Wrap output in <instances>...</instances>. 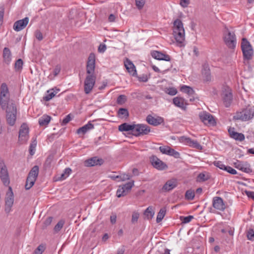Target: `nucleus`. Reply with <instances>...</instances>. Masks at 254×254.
I'll return each instance as SVG.
<instances>
[{
  "instance_id": "f257e3e1",
  "label": "nucleus",
  "mask_w": 254,
  "mask_h": 254,
  "mask_svg": "<svg viewBox=\"0 0 254 254\" xmlns=\"http://www.w3.org/2000/svg\"><path fill=\"white\" fill-rule=\"evenodd\" d=\"M173 35L178 46L182 47L185 46V29L182 21L179 19L174 22Z\"/></svg>"
},
{
  "instance_id": "f03ea898",
  "label": "nucleus",
  "mask_w": 254,
  "mask_h": 254,
  "mask_svg": "<svg viewBox=\"0 0 254 254\" xmlns=\"http://www.w3.org/2000/svg\"><path fill=\"white\" fill-rule=\"evenodd\" d=\"M15 104L10 100V94L7 85L2 83L0 86V106L2 110L10 105Z\"/></svg>"
},
{
  "instance_id": "7ed1b4c3",
  "label": "nucleus",
  "mask_w": 254,
  "mask_h": 254,
  "mask_svg": "<svg viewBox=\"0 0 254 254\" xmlns=\"http://www.w3.org/2000/svg\"><path fill=\"white\" fill-rule=\"evenodd\" d=\"M223 40L225 44L229 48L234 49L236 45L237 40L235 33L225 27L223 31Z\"/></svg>"
},
{
  "instance_id": "20e7f679",
  "label": "nucleus",
  "mask_w": 254,
  "mask_h": 254,
  "mask_svg": "<svg viewBox=\"0 0 254 254\" xmlns=\"http://www.w3.org/2000/svg\"><path fill=\"white\" fill-rule=\"evenodd\" d=\"M3 110H5L6 112V119L7 124L10 126H14L16 122L17 115V109L15 104L10 105Z\"/></svg>"
},
{
  "instance_id": "39448f33",
  "label": "nucleus",
  "mask_w": 254,
  "mask_h": 254,
  "mask_svg": "<svg viewBox=\"0 0 254 254\" xmlns=\"http://www.w3.org/2000/svg\"><path fill=\"white\" fill-rule=\"evenodd\" d=\"M241 49L245 60H250L253 55V49L250 42L246 38H243L241 43Z\"/></svg>"
},
{
  "instance_id": "423d86ee",
  "label": "nucleus",
  "mask_w": 254,
  "mask_h": 254,
  "mask_svg": "<svg viewBox=\"0 0 254 254\" xmlns=\"http://www.w3.org/2000/svg\"><path fill=\"white\" fill-rule=\"evenodd\" d=\"M254 116V111L251 109H245L241 112H237L234 119L247 121L252 119Z\"/></svg>"
},
{
  "instance_id": "0eeeda50",
  "label": "nucleus",
  "mask_w": 254,
  "mask_h": 254,
  "mask_svg": "<svg viewBox=\"0 0 254 254\" xmlns=\"http://www.w3.org/2000/svg\"><path fill=\"white\" fill-rule=\"evenodd\" d=\"M150 132V127L145 124H134L133 135L139 136L148 134Z\"/></svg>"
},
{
  "instance_id": "6e6552de",
  "label": "nucleus",
  "mask_w": 254,
  "mask_h": 254,
  "mask_svg": "<svg viewBox=\"0 0 254 254\" xmlns=\"http://www.w3.org/2000/svg\"><path fill=\"white\" fill-rule=\"evenodd\" d=\"M14 195L12 188L9 187L8 191L6 192L5 198V212L8 214L11 210V207L13 204Z\"/></svg>"
},
{
  "instance_id": "1a4fd4ad",
  "label": "nucleus",
  "mask_w": 254,
  "mask_h": 254,
  "mask_svg": "<svg viewBox=\"0 0 254 254\" xmlns=\"http://www.w3.org/2000/svg\"><path fill=\"white\" fill-rule=\"evenodd\" d=\"M95 75H87L85 78L84 84V90L86 94H89L93 89L96 81Z\"/></svg>"
},
{
  "instance_id": "9d476101",
  "label": "nucleus",
  "mask_w": 254,
  "mask_h": 254,
  "mask_svg": "<svg viewBox=\"0 0 254 254\" xmlns=\"http://www.w3.org/2000/svg\"><path fill=\"white\" fill-rule=\"evenodd\" d=\"M199 117L200 120L204 124L208 126H214L216 122L214 117L206 112H202L199 113Z\"/></svg>"
},
{
  "instance_id": "9b49d317",
  "label": "nucleus",
  "mask_w": 254,
  "mask_h": 254,
  "mask_svg": "<svg viewBox=\"0 0 254 254\" xmlns=\"http://www.w3.org/2000/svg\"><path fill=\"white\" fill-rule=\"evenodd\" d=\"M0 178L5 186L9 184V178L7 167L3 160H0Z\"/></svg>"
},
{
  "instance_id": "f8f14e48",
  "label": "nucleus",
  "mask_w": 254,
  "mask_h": 254,
  "mask_svg": "<svg viewBox=\"0 0 254 254\" xmlns=\"http://www.w3.org/2000/svg\"><path fill=\"white\" fill-rule=\"evenodd\" d=\"M29 139V127L26 124L21 125L18 135V141L20 143H26Z\"/></svg>"
},
{
  "instance_id": "ddd939ff",
  "label": "nucleus",
  "mask_w": 254,
  "mask_h": 254,
  "mask_svg": "<svg viewBox=\"0 0 254 254\" xmlns=\"http://www.w3.org/2000/svg\"><path fill=\"white\" fill-rule=\"evenodd\" d=\"M213 207L219 211H224L227 207L226 203L220 196H215L212 199Z\"/></svg>"
},
{
  "instance_id": "4468645a",
  "label": "nucleus",
  "mask_w": 254,
  "mask_h": 254,
  "mask_svg": "<svg viewBox=\"0 0 254 254\" xmlns=\"http://www.w3.org/2000/svg\"><path fill=\"white\" fill-rule=\"evenodd\" d=\"M95 68V56L91 53L88 58L86 64V73L88 75H94Z\"/></svg>"
},
{
  "instance_id": "2eb2a0df",
  "label": "nucleus",
  "mask_w": 254,
  "mask_h": 254,
  "mask_svg": "<svg viewBox=\"0 0 254 254\" xmlns=\"http://www.w3.org/2000/svg\"><path fill=\"white\" fill-rule=\"evenodd\" d=\"M150 161L152 166L158 170H164L168 168L167 165L156 156H151Z\"/></svg>"
},
{
  "instance_id": "dca6fc26",
  "label": "nucleus",
  "mask_w": 254,
  "mask_h": 254,
  "mask_svg": "<svg viewBox=\"0 0 254 254\" xmlns=\"http://www.w3.org/2000/svg\"><path fill=\"white\" fill-rule=\"evenodd\" d=\"M222 98L224 104L226 107L230 106L232 101V93L229 88H227L223 91Z\"/></svg>"
},
{
  "instance_id": "f3484780",
  "label": "nucleus",
  "mask_w": 254,
  "mask_h": 254,
  "mask_svg": "<svg viewBox=\"0 0 254 254\" xmlns=\"http://www.w3.org/2000/svg\"><path fill=\"white\" fill-rule=\"evenodd\" d=\"M234 165L237 169L244 172L248 173L252 171L250 164L247 162H241L237 160L234 163Z\"/></svg>"
},
{
  "instance_id": "a211bd4d",
  "label": "nucleus",
  "mask_w": 254,
  "mask_h": 254,
  "mask_svg": "<svg viewBox=\"0 0 254 254\" xmlns=\"http://www.w3.org/2000/svg\"><path fill=\"white\" fill-rule=\"evenodd\" d=\"M180 140L182 142L191 147L198 149L202 148L201 145L196 140H192L190 137L182 136L181 137Z\"/></svg>"
},
{
  "instance_id": "6ab92c4d",
  "label": "nucleus",
  "mask_w": 254,
  "mask_h": 254,
  "mask_svg": "<svg viewBox=\"0 0 254 254\" xmlns=\"http://www.w3.org/2000/svg\"><path fill=\"white\" fill-rule=\"evenodd\" d=\"M28 22L29 18L27 17L22 19L17 20L14 23L13 29L17 32L20 31L26 27Z\"/></svg>"
},
{
  "instance_id": "aec40b11",
  "label": "nucleus",
  "mask_w": 254,
  "mask_h": 254,
  "mask_svg": "<svg viewBox=\"0 0 254 254\" xmlns=\"http://www.w3.org/2000/svg\"><path fill=\"white\" fill-rule=\"evenodd\" d=\"M124 64L128 72L130 75L133 76H136L137 75V71L135 66L130 60L128 59H126L124 62Z\"/></svg>"
},
{
  "instance_id": "412c9836",
  "label": "nucleus",
  "mask_w": 254,
  "mask_h": 254,
  "mask_svg": "<svg viewBox=\"0 0 254 254\" xmlns=\"http://www.w3.org/2000/svg\"><path fill=\"white\" fill-rule=\"evenodd\" d=\"M151 55L153 58L158 60H163L168 62L171 60L169 55L157 51H152Z\"/></svg>"
},
{
  "instance_id": "4be33fe9",
  "label": "nucleus",
  "mask_w": 254,
  "mask_h": 254,
  "mask_svg": "<svg viewBox=\"0 0 254 254\" xmlns=\"http://www.w3.org/2000/svg\"><path fill=\"white\" fill-rule=\"evenodd\" d=\"M146 121L149 124L154 126H157L164 122L163 118L160 117L155 118L150 115L147 116Z\"/></svg>"
},
{
  "instance_id": "5701e85b",
  "label": "nucleus",
  "mask_w": 254,
  "mask_h": 254,
  "mask_svg": "<svg viewBox=\"0 0 254 254\" xmlns=\"http://www.w3.org/2000/svg\"><path fill=\"white\" fill-rule=\"evenodd\" d=\"M102 159L99 158L97 157H94L87 159L85 161V165L87 167L94 166L95 165H101L103 163Z\"/></svg>"
},
{
  "instance_id": "b1692460",
  "label": "nucleus",
  "mask_w": 254,
  "mask_h": 254,
  "mask_svg": "<svg viewBox=\"0 0 254 254\" xmlns=\"http://www.w3.org/2000/svg\"><path fill=\"white\" fill-rule=\"evenodd\" d=\"M177 182L176 180H170L167 181L165 185L163 186V188H162V190L164 192L169 191L174 189L177 187Z\"/></svg>"
},
{
  "instance_id": "393cba45",
  "label": "nucleus",
  "mask_w": 254,
  "mask_h": 254,
  "mask_svg": "<svg viewBox=\"0 0 254 254\" xmlns=\"http://www.w3.org/2000/svg\"><path fill=\"white\" fill-rule=\"evenodd\" d=\"M173 102L176 106L184 110L186 109L187 103L184 98L180 97H176L173 99Z\"/></svg>"
},
{
  "instance_id": "a878e982",
  "label": "nucleus",
  "mask_w": 254,
  "mask_h": 254,
  "mask_svg": "<svg viewBox=\"0 0 254 254\" xmlns=\"http://www.w3.org/2000/svg\"><path fill=\"white\" fill-rule=\"evenodd\" d=\"M228 132L230 137L236 140L242 141L245 139L244 135L242 133H238L235 131L234 128H230L228 129Z\"/></svg>"
},
{
  "instance_id": "bb28decb",
  "label": "nucleus",
  "mask_w": 254,
  "mask_h": 254,
  "mask_svg": "<svg viewBox=\"0 0 254 254\" xmlns=\"http://www.w3.org/2000/svg\"><path fill=\"white\" fill-rule=\"evenodd\" d=\"M202 74L203 75L204 80L209 81L211 79L210 71L207 64L203 65L202 69Z\"/></svg>"
},
{
  "instance_id": "cd10ccee",
  "label": "nucleus",
  "mask_w": 254,
  "mask_h": 254,
  "mask_svg": "<svg viewBox=\"0 0 254 254\" xmlns=\"http://www.w3.org/2000/svg\"><path fill=\"white\" fill-rule=\"evenodd\" d=\"M2 57L5 63L8 64L11 61V53L8 48H4L3 50Z\"/></svg>"
},
{
  "instance_id": "c85d7f7f",
  "label": "nucleus",
  "mask_w": 254,
  "mask_h": 254,
  "mask_svg": "<svg viewBox=\"0 0 254 254\" xmlns=\"http://www.w3.org/2000/svg\"><path fill=\"white\" fill-rule=\"evenodd\" d=\"M60 91L59 89H51L47 91V95L43 98L44 100L46 101H49L59 92Z\"/></svg>"
},
{
  "instance_id": "c756f323",
  "label": "nucleus",
  "mask_w": 254,
  "mask_h": 254,
  "mask_svg": "<svg viewBox=\"0 0 254 254\" xmlns=\"http://www.w3.org/2000/svg\"><path fill=\"white\" fill-rule=\"evenodd\" d=\"M94 128V125L90 122H88V124L84 125L81 127L79 128L77 130L78 134L82 133L83 134L87 132L89 130L93 129Z\"/></svg>"
},
{
  "instance_id": "7c9ffc66",
  "label": "nucleus",
  "mask_w": 254,
  "mask_h": 254,
  "mask_svg": "<svg viewBox=\"0 0 254 254\" xmlns=\"http://www.w3.org/2000/svg\"><path fill=\"white\" fill-rule=\"evenodd\" d=\"M39 174V167L37 165L34 166L29 173L28 178L36 180Z\"/></svg>"
},
{
  "instance_id": "2f4dec72",
  "label": "nucleus",
  "mask_w": 254,
  "mask_h": 254,
  "mask_svg": "<svg viewBox=\"0 0 254 254\" xmlns=\"http://www.w3.org/2000/svg\"><path fill=\"white\" fill-rule=\"evenodd\" d=\"M134 124L128 125L127 123H124L119 127V130L121 131H131L132 134L133 133Z\"/></svg>"
},
{
  "instance_id": "473e14b6",
  "label": "nucleus",
  "mask_w": 254,
  "mask_h": 254,
  "mask_svg": "<svg viewBox=\"0 0 254 254\" xmlns=\"http://www.w3.org/2000/svg\"><path fill=\"white\" fill-rule=\"evenodd\" d=\"M51 117L49 116L43 115L39 119V124L41 126H47L50 122Z\"/></svg>"
},
{
  "instance_id": "72a5a7b5",
  "label": "nucleus",
  "mask_w": 254,
  "mask_h": 254,
  "mask_svg": "<svg viewBox=\"0 0 254 254\" xmlns=\"http://www.w3.org/2000/svg\"><path fill=\"white\" fill-rule=\"evenodd\" d=\"M118 116L121 118L128 117L129 116L128 110L126 108H120L118 110Z\"/></svg>"
},
{
  "instance_id": "f704fd0d",
  "label": "nucleus",
  "mask_w": 254,
  "mask_h": 254,
  "mask_svg": "<svg viewBox=\"0 0 254 254\" xmlns=\"http://www.w3.org/2000/svg\"><path fill=\"white\" fill-rule=\"evenodd\" d=\"M181 91L183 92L187 93L189 95H192L194 94V90L190 86L183 85L181 88Z\"/></svg>"
},
{
  "instance_id": "c9c22d12",
  "label": "nucleus",
  "mask_w": 254,
  "mask_h": 254,
  "mask_svg": "<svg viewBox=\"0 0 254 254\" xmlns=\"http://www.w3.org/2000/svg\"><path fill=\"white\" fill-rule=\"evenodd\" d=\"M166 209L165 208H161L159 212H158L157 218H156V222L157 223H159L162 221V220L164 217L165 214H166Z\"/></svg>"
},
{
  "instance_id": "e433bc0d",
  "label": "nucleus",
  "mask_w": 254,
  "mask_h": 254,
  "mask_svg": "<svg viewBox=\"0 0 254 254\" xmlns=\"http://www.w3.org/2000/svg\"><path fill=\"white\" fill-rule=\"evenodd\" d=\"M164 92L171 96H174L175 95L178 91L176 88L175 87H169V88H166L164 89Z\"/></svg>"
},
{
  "instance_id": "4c0bfd02",
  "label": "nucleus",
  "mask_w": 254,
  "mask_h": 254,
  "mask_svg": "<svg viewBox=\"0 0 254 254\" xmlns=\"http://www.w3.org/2000/svg\"><path fill=\"white\" fill-rule=\"evenodd\" d=\"M134 186V181H132L131 182H128L125 185L122 186L123 188L124 189L125 192L127 194L128 191L131 189L132 187Z\"/></svg>"
},
{
  "instance_id": "58836bf2",
  "label": "nucleus",
  "mask_w": 254,
  "mask_h": 254,
  "mask_svg": "<svg viewBox=\"0 0 254 254\" xmlns=\"http://www.w3.org/2000/svg\"><path fill=\"white\" fill-rule=\"evenodd\" d=\"M144 214L148 217V219H151L154 214V212L152 207H148L145 211Z\"/></svg>"
},
{
  "instance_id": "ea45409f",
  "label": "nucleus",
  "mask_w": 254,
  "mask_h": 254,
  "mask_svg": "<svg viewBox=\"0 0 254 254\" xmlns=\"http://www.w3.org/2000/svg\"><path fill=\"white\" fill-rule=\"evenodd\" d=\"M23 63V61L19 59L17 60L14 64V68L16 71H19L22 69Z\"/></svg>"
},
{
  "instance_id": "a19ab883",
  "label": "nucleus",
  "mask_w": 254,
  "mask_h": 254,
  "mask_svg": "<svg viewBox=\"0 0 254 254\" xmlns=\"http://www.w3.org/2000/svg\"><path fill=\"white\" fill-rule=\"evenodd\" d=\"M64 224V221L63 220H61L58 222V223L56 224L54 228V230L55 233L59 232L62 228L63 227V226Z\"/></svg>"
},
{
  "instance_id": "79ce46f5",
  "label": "nucleus",
  "mask_w": 254,
  "mask_h": 254,
  "mask_svg": "<svg viewBox=\"0 0 254 254\" xmlns=\"http://www.w3.org/2000/svg\"><path fill=\"white\" fill-rule=\"evenodd\" d=\"M35 181L36 180L27 178L25 186L26 190H29L34 185Z\"/></svg>"
},
{
  "instance_id": "37998d69",
  "label": "nucleus",
  "mask_w": 254,
  "mask_h": 254,
  "mask_svg": "<svg viewBox=\"0 0 254 254\" xmlns=\"http://www.w3.org/2000/svg\"><path fill=\"white\" fill-rule=\"evenodd\" d=\"M45 250V246L43 244H41L35 250L33 254H42Z\"/></svg>"
},
{
  "instance_id": "c03bdc74",
  "label": "nucleus",
  "mask_w": 254,
  "mask_h": 254,
  "mask_svg": "<svg viewBox=\"0 0 254 254\" xmlns=\"http://www.w3.org/2000/svg\"><path fill=\"white\" fill-rule=\"evenodd\" d=\"M194 197V192L191 190H188L185 194V197L188 200H192Z\"/></svg>"
},
{
  "instance_id": "a18cd8bd",
  "label": "nucleus",
  "mask_w": 254,
  "mask_h": 254,
  "mask_svg": "<svg viewBox=\"0 0 254 254\" xmlns=\"http://www.w3.org/2000/svg\"><path fill=\"white\" fill-rule=\"evenodd\" d=\"M247 237L248 240L254 241V230L253 229H250L247 232Z\"/></svg>"
},
{
  "instance_id": "49530a36",
  "label": "nucleus",
  "mask_w": 254,
  "mask_h": 254,
  "mask_svg": "<svg viewBox=\"0 0 254 254\" xmlns=\"http://www.w3.org/2000/svg\"><path fill=\"white\" fill-rule=\"evenodd\" d=\"M71 170L69 168L65 169L64 173L61 175V180H64L66 179L69 175L71 173Z\"/></svg>"
},
{
  "instance_id": "de8ad7c7",
  "label": "nucleus",
  "mask_w": 254,
  "mask_h": 254,
  "mask_svg": "<svg viewBox=\"0 0 254 254\" xmlns=\"http://www.w3.org/2000/svg\"><path fill=\"white\" fill-rule=\"evenodd\" d=\"M127 101V97L124 95H120L117 100V103L120 105H123Z\"/></svg>"
},
{
  "instance_id": "09e8293b",
  "label": "nucleus",
  "mask_w": 254,
  "mask_h": 254,
  "mask_svg": "<svg viewBox=\"0 0 254 254\" xmlns=\"http://www.w3.org/2000/svg\"><path fill=\"white\" fill-rule=\"evenodd\" d=\"M126 195H127V193L125 192L124 189H123L122 187H120L117 191V196L118 197H121Z\"/></svg>"
},
{
  "instance_id": "8fccbe9b",
  "label": "nucleus",
  "mask_w": 254,
  "mask_h": 254,
  "mask_svg": "<svg viewBox=\"0 0 254 254\" xmlns=\"http://www.w3.org/2000/svg\"><path fill=\"white\" fill-rule=\"evenodd\" d=\"M171 147L168 146H162L159 147V150L163 154L168 155Z\"/></svg>"
},
{
  "instance_id": "3c124183",
  "label": "nucleus",
  "mask_w": 254,
  "mask_h": 254,
  "mask_svg": "<svg viewBox=\"0 0 254 254\" xmlns=\"http://www.w3.org/2000/svg\"><path fill=\"white\" fill-rule=\"evenodd\" d=\"M145 3V0H135V5L138 9H141Z\"/></svg>"
},
{
  "instance_id": "603ef678",
  "label": "nucleus",
  "mask_w": 254,
  "mask_h": 254,
  "mask_svg": "<svg viewBox=\"0 0 254 254\" xmlns=\"http://www.w3.org/2000/svg\"><path fill=\"white\" fill-rule=\"evenodd\" d=\"M52 220V217H48L47 218H46L43 223V228L45 229L48 226H49L51 224Z\"/></svg>"
},
{
  "instance_id": "864d4df0",
  "label": "nucleus",
  "mask_w": 254,
  "mask_h": 254,
  "mask_svg": "<svg viewBox=\"0 0 254 254\" xmlns=\"http://www.w3.org/2000/svg\"><path fill=\"white\" fill-rule=\"evenodd\" d=\"M36 145H37V142L36 140L33 141L31 143L30 146L29 151H30V154L31 155H33L34 154Z\"/></svg>"
},
{
  "instance_id": "5fc2aeb1",
  "label": "nucleus",
  "mask_w": 254,
  "mask_h": 254,
  "mask_svg": "<svg viewBox=\"0 0 254 254\" xmlns=\"http://www.w3.org/2000/svg\"><path fill=\"white\" fill-rule=\"evenodd\" d=\"M213 164L216 167L220 168L221 170H225V169L226 167V166H225L221 161H215L213 162Z\"/></svg>"
},
{
  "instance_id": "6e6d98bb",
  "label": "nucleus",
  "mask_w": 254,
  "mask_h": 254,
  "mask_svg": "<svg viewBox=\"0 0 254 254\" xmlns=\"http://www.w3.org/2000/svg\"><path fill=\"white\" fill-rule=\"evenodd\" d=\"M168 155L172 156L176 158H178L180 157V154L178 152L171 148Z\"/></svg>"
},
{
  "instance_id": "4d7b16f0",
  "label": "nucleus",
  "mask_w": 254,
  "mask_h": 254,
  "mask_svg": "<svg viewBox=\"0 0 254 254\" xmlns=\"http://www.w3.org/2000/svg\"><path fill=\"white\" fill-rule=\"evenodd\" d=\"M193 218V216L189 215L186 217H181V219L183 223H188Z\"/></svg>"
},
{
  "instance_id": "13d9d810",
  "label": "nucleus",
  "mask_w": 254,
  "mask_h": 254,
  "mask_svg": "<svg viewBox=\"0 0 254 254\" xmlns=\"http://www.w3.org/2000/svg\"><path fill=\"white\" fill-rule=\"evenodd\" d=\"M139 214L138 212H133L132 214L131 217V222L132 223H135L137 222L138 219L139 218Z\"/></svg>"
},
{
  "instance_id": "bf43d9fd",
  "label": "nucleus",
  "mask_w": 254,
  "mask_h": 254,
  "mask_svg": "<svg viewBox=\"0 0 254 254\" xmlns=\"http://www.w3.org/2000/svg\"><path fill=\"white\" fill-rule=\"evenodd\" d=\"M208 179V177L204 173H200L197 176V180L199 181H205Z\"/></svg>"
},
{
  "instance_id": "052dcab7",
  "label": "nucleus",
  "mask_w": 254,
  "mask_h": 254,
  "mask_svg": "<svg viewBox=\"0 0 254 254\" xmlns=\"http://www.w3.org/2000/svg\"><path fill=\"white\" fill-rule=\"evenodd\" d=\"M224 170L233 175H235L237 173L236 170L230 166H226Z\"/></svg>"
},
{
  "instance_id": "680f3d73",
  "label": "nucleus",
  "mask_w": 254,
  "mask_h": 254,
  "mask_svg": "<svg viewBox=\"0 0 254 254\" xmlns=\"http://www.w3.org/2000/svg\"><path fill=\"white\" fill-rule=\"evenodd\" d=\"M35 35L39 41H41L43 39V34L40 30H36Z\"/></svg>"
},
{
  "instance_id": "e2e57ef3",
  "label": "nucleus",
  "mask_w": 254,
  "mask_h": 254,
  "mask_svg": "<svg viewBox=\"0 0 254 254\" xmlns=\"http://www.w3.org/2000/svg\"><path fill=\"white\" fill-rule=\"evenodd\" d=\"M130 176L127 174H122L119 175V179L120 181H125L126 180H129Z\"/></svg>"
},
{
  "instance_id": "0e129e2a",
  "label": "nucleus",
  "mask_w": 254,
  "mask_h": 254,
  "mask_svg": "<svg viewBox=\"0 0 254 254\" xmlns=\"http://www.w3.org/2000/svg\"><path fill=\"white\" fill-rule=\"evenodd\" d=\"M138 80L141 82H147L148 81V77L146 74H142L138 77Z\"/></svg>"
},
{
  "instance_id": "69168bd1",
  "label": "nucleus",
  "mask_w": 254,
  "mask_h": 254,
  "mask_svg": "<svg viewBox=\"0 0 254 254\" xmlns=\"http://www.w3.org/2000/svg\"><path fill=\"white\" fill-rule=\"evenodd\" d=\"M106 50V46L105 44H100L98 47V52L104 53Z\"/></svg>"
},
{
  "instance_id": "338daca9",
  "label": "nucleus",
  "mask_w": 254,
  "mask_h": 254,
  "mask_svg": "<svg viewBox=\"0 0 254 254\" xmlns=\"http://www.w3.org/2000/svg\"><path fill=\"white\" fill-rule=\"evenodd\" d=\"M189 4V0H181L180 5L183 7H187Z\"/></svg>"
},
{
  "instance_id": "774afa93",
  "label": "nucleus",
  "mask_w": 254,
  "mask_h": 254,
  "mask_svg": "<svg viewBox=\"0 0 254 254\" xmlns=\"http://www.w3.org/2000/svg\"><path fill=\"white\" fill-rule=\"evenodd\" d=\"M247 195L253 200H254V192L251 191H245Z\"/></svg>"
}]
</instances>
